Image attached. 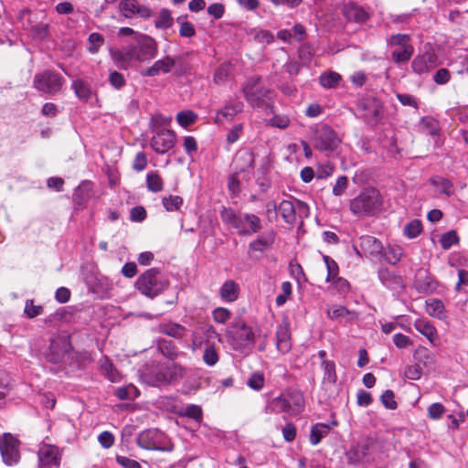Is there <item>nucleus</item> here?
Here are the masks:
<instances>
[{"mask_svg": "<svg viewBox=\"0 0 468 468\" xmlns=\"http://www.w3.org/2000/svg\"><path fill=\"white\" fill-rule=\"evenodd\" d=\"M227 339L233 350L248 354L254 345V332L244 322L237 321L227 330Z\"/></svg>", "mask_w": 468, "mask_h": 468, "instance_id": "obj_1", "label": "nucleus"}, {"mask_svg": "<svg viewBox=\"0 0 468 468\" xmlns=\"http://www.w3.org/2000/svg\"><path fill=\"white\" fill-rule=\"evenodd\" d=\"M184 369L175 363H166L157 366L145 375V381L154 387L169 385L181 379Z\"/></svg>", "mask_w": 468, "mask_h": 468, "instance_id": "obj_2", "label": "nucleus"}, {"mask_svg": "<svg viewBox=\"0 0 468 468\" xmlns=\"http://www.w3.org/2000/svg\"><path fill=\"white\" fill-rule=\"evenodd\" d=\"M260 81L261 79L259 77H252L250 78L242 87L246 101L254 108L268 105L269 101H271L274 96V91L271 89L261 87Z\"/></svg>", "mask_w": 468, "mask_h": 468, "instance_id": "obj_3", "label": "nucleus"}, {"mask_svg": "<svg viewBox=\"0 0 468 468\" xmlns=\"http://www.w3.org/2000/svg\"><path fill=\"white\" fill-rule=\"evenodd\" d=\"M135 285L143 294L153 298L165 291L169 283L166 280L160 277L159 271L156 269L153 268L143 273L138 278Z\"/></svg>", "mask_w": 468, "mask_h": 468, "instance_id": "obj_4", "label": "nucleus"}, {"mask_svg": "<svg viewBox=\"0 0 468 468\" xmlns=\"http://www.w3.org/2000/svg\"><path fill=\"white\" fill-rule=\"evenodd\" d=\"M165 434L158 430H145L137 437V445L150 451L171 452L174 446L165 443Z\"/></svg>", "mask_w": 468, "mask_h": 468, "instance_id": "obj_5", "label": "nucleus"}, {"mask_svg": "<svg viewBox=\"0 0 468 468\" xmlns=\"http://www.w3.org/2000/svg\"><path fill=\"white\" fill-rule=\"evenodd\" d=\"M64 84L63 78L57 72L46 70L38 73L34 78V87L47 94L58 93Z\"/></svg>", "mask_w": 468, "mask_h": 468, "instance_id": "obj_6", "label": "nucleus"}, {"mask_svg": "<svg viewBox=\"0 0 468 468\" xmlns=\"http://www.w3.org/2000/svg\"><path fill=\"white\" fill-rule=\"evenodd\" d=\"M0 452L5 463L16 464L20 458L19 441L11 433H4L0 437Z\"/></svg>", "mask_w": 468, "mask_h": 468, "instance_id": "obj_7", "label": "nucleus"}, {"mask_svg": "<svg viewBox=\"0 0 468 468\" xmlns=\"http://www.w3.org/2000/svg\"><path fill=\"white\" fill-rule=\"evenodd\" d=\"M254 154L249 150H239L234 156L233 167L235 172L242 175L244 180H250L252 176Z\"/></svg>", "mask_w": 468, "mask_h": 468, "instance_id": "obj_8", "label": "nucleus"}, {"mask_svg": "<svg viewBox=\"0 0 468 468\" xmlns=\"http://www.w3.org/2000/svg\"><path fill=\"white\" fill-rule=\"evenodd\" d=\"M154 133L150 145L154 152L164 154L174 147L176 135L173 131L161 129Z\"/></svg>", "mask_w": 468, "mask_h": 468, "instance_id": "obj_9", "label": "nucleus"}, {"mask_svg": "<svg viewBox=\"0 0 468 468\" xmlns=\"http://www.w3.org/2000/svg\"><path fill=\"white\" fill-rule=\"evenodd\" d=\"M137 43V46H133L137 61H148L156 56L157 46L154 38L142 35L139 37Z\"/></svg>", "mask_w": 468, "mask_h": 468, "instance_id": "obj_10", "label": "nucleus"}, {"mask_svg": "<svg viewBox=\"0 0 468 468\" xmlns=\"http://www.w3.org/2000/svg\"><path fill=\"white\" fill-rule=\"evenodd\" d=\"M110 54L115 65L121 69H127L130 62L136 60L133 46H128L123 49L111 48Z\"/></svg>", "mask_w": 468, "mask_h": 468, "instance_id": "obj_11", "label": "nucleus"}, {"mask_svg": "<svg viewBox=\"0 0 468 468\" xmlns=\"http://www.w3.org/2000/svg\"><path fill=\"white\" fill-rule=\"evenodd\" d=\"M176 63V58L166 56L156 60L151 67L141 71V75L144 77H155L160 73H169Z\"/></svg>", "mask_w": 468, "mask_h": 468, "instance_id": "obj_12", "label": "nucleus"}, {"mask_svg": "<svg viewBox=\"0 0 468 468\" xmlns=\"http://www.w3.org/2000/svg\"><path fill=\"white\" fill-rule=\"evenodd\" d=\"M342 13L348 20L358 24H363L370 18L368 11L353 2L345 4L342 7Z\"/></svg>", "mask_w": 468, "mask_h": 468, "instance_id": "obj_13", "label": "nucleus"}, {"mask_svg": "<svg viewBox=\"0 0 468 468\" xmlns=\"http://www.w3.org/2000/svg\"><path fill=\"white\" fill-rule=\"evenodd\" d=\"M235 229L240 234L255 233L261 229V220L255 215H239V218L235 221Z\"/></svg>", "mask_w": 468, "mask_h": 468, "instance_id": "obj_14", "label": "nucleus"}, {"mask_svg": "<svg viewBox=\"0 0 468 468\" xmlns=\"http://www.w3.org/2000/svg\"><path fill=\"white\" fill-rule=\"evenodd\" d=\"M38 459L42 465L58 466L60 463L61 454L57 446L44 444L38 451Z\"/></svg>", "mask_w": 468, "mask_h": 468, "instance_id": "obj_15", "label": "nucleus"}, {"mask_svg": "<svg viewBox=\"0 0 468 468\" xmlns=\"http://www.w3.org/2000/svg\"><path fill=\"white\" fill-rule=\"evenodd\" d=\"M436 67V57L432 53H424L414 58L412 70L417 74L428 73Z\"/></svg>", "mask_w": 468, "mask_h": 468, "instance_id": "obj_16", "label": "nucleus"}, {"mask_svg": "<svg viewBox=\"0 0 468 468\" xmlns=\"http://www.w3.org/2000/svg\"><path fill=\"white\" fill-rule=\"evenodd\" d=\"M290 415H296L304 409V398L301 391L291 390L282 393Z\"/></svg>", "mask_w": 468, "mask_h": 468, "instance_id": "obj_17", "label": "nucleus"}, {"mask_svg": "<svg viewBox=\"0 0 468 468\" xmlns=\"http://www.w3.org/2000/svg\"><path fill=\"white\" fill-rule=\"evenodd\" d=\"M276 348L282 354H287L292 348L291 332L286 323H282L277 327Z\"/></svg>", "mask_w": 468, "mask_h": 468, "instance_id": "obj_18", "label": "nucleus"}, {"mask_svg": "<svg viewBox=\"0 0 468 468\" xmlns=\"http://www.w3.org/2000/svg\"><path fill=\"white\" fill-rule=\"evenodd\" d=\"M244 104L240 101L228 102L220 111L217 112L215 121L222 123L225 121H231L238 113L241 112Z\"/></svg>", "mask_w": 468, "mask_h": 468, "instance_id": "obj_19", "label": "nucleus"}, {"mask_svg": "<svg viewBox=\"0 0 468 468\" xmlns=\"http://www.w3.org/2000/svg\"><path fill=\"white\" fill-rule=\"evenodd\" d=\"M338 143L339 140L335 132L325 128L317 137L315 147L321 151H332L336 148Z\"/></svg>", "mask_w": 468, "mask_h": 468, "instance_id": "obj_20", "label": "nucleus"}, {"mask_svg": "<svg viewBox=\"0 0 468 468\" xmlns=\"http://www.w3.org/2000/svg\"><path fill=\"white\" fill-rule=\"evenodd\" d=\"M414 328L424 335L431 344L437 339V330L431 322L425 318H418L415 320Z\"/></svg>", "mask_w": 468, "mask_h": 468, "instance_id": "obj_21", "label": "nucleus"}, {"mask_svg": "<svg viewBox=\"0 0 468 468\" xmlns=\"http://www.w3.org/2000/svg\"><path fill=\"white\" fill-rule=\"evenodd\" d=\"M356 201L362 205H378L382 203L379 191L374 187L363 189L356 197Z\"/></svg>", "mask_w": 468, "mask_h": 468, "instance_id": "obj_22", "label": "nucleus"}, {"mask_svg": "<svg viewBox=\"0 0 468 468\" xmlns=\"http://www.w3.org/2000/svg\"><path fill=\"white\" fill-rule=\"evenodd\" d=\"M220 297L226 302H234L238 298L239 285L232 280L226 281L219 290Z\"/></svg>", "mask_w": 468, "mask_h": 468, "instance_id": "obj_23", "label": "nucleus"}, {"mask_svg": "<svg viewBox=\"0 0 468 468\" xmlns=\"http://www.w3.org/2000/svg\"><path fill=\"white\" fill-rule=\"evenodd\" d=\"M379 279L383 284L390 289H398L402 287V279L400 276L394 274L388 270L383 269L379 271Z\"/></svg>", "mask_w": 468, "mask_h": 468, "instance_id": "obj_24", "label": "nucleus"}, {"mask_svg": "<svg viewBox=\"0 0 468 468\" xmlns=\"http://www.w3.org/2000/svg\"><path fill=\"white\" fill-rule=\"evenodd\" d=\"M330 431V426L324 423H316L311 429L310 442L313 445L318 444L322 439Z\"/></svg>", "mask_w": 468, "mask_h": 468, "instance_id": "obj_25", "label": "nucleus"}, {"mask_svg": "<svg viewBox=\"0 0 468 468\" xmlns=\"http://www.w3.org/2000/svg\"><path fill=\"white\" fill-rule=\"evenodd\" d=\"M174 18L167 8H162L154 20V26L159 29H167L173 26Z\"/></svg>", "mask_w": 468, "mask_h": 468, "instance_id": "obj_26", "label": "nucleus"}, {"mask_svg": "<svg viewBox=\"0 0 468 468\" xmlns=\"http://www.w3.org/2000/svg\"><path fill=\"white\" fill-rule=\"evenodd\" d=\"M101 372L112 382H117L120 379L118 371L107 357L101 360Z\"/></svg>", "mask_w": 468, "mask_h": 468, "instance_id": "obj_27", "label": "nucleus"}, {"mask_svg": "<svg viewBox=\"0 0 468 468\" xmlns=\"http://www.w3.org/2000/svg\"><path fill=\"white\" fill-rule=\"evenodd\" d=\"M274 241V235L273 233H268L265 235H262L259 237L257 239L253 240L250 244V249L256 251H263Z\"/></svg>", "mask_w": 468, "mask_h": 468, "instance_id": "obj_28", "label": "nucleus"}, {"mask_svg": "<svg viewBox=\"0 0 468 468\" xmlns=\"http://www.w3.org/2000/svg\"><path fill=\"white\" fill-rule=\"evenodd\" d=\"M247 35L250 36L255 41L261 44H269L273 41V35L265 29L250 28L246 30Z\"/></svg>", "mask_w": 468, "mask_h": 468, "instance_id": "obj_29", "label": "nucleus"}, {"mask_svg": "<svg viewBox=\"0 0 468 468\" xmlns=\"http://www.w3.org/2000/svg\"><path fill=\"white\" fill-rule=\"evenodd\" d=\"M426 310L431 316L438 319L444 318V305L440 300L432 299L428 301L426 303Z\"/></svg>", "mask_w": 468, "mask_h": 468, "instance_id": "obj_30", "label": "nucleus"}, {"mask_svg": "<svg viewBox=\"0 0 468 468\" xmlns=\"http://www.w3.org/2000/svg\"><path fill=\"white\" fill-rule=\"evenodd\" d=\"M72 89L75 91L76 96L80 100L87 101L91 94V90L88 83L82 80H76L72 82Z\"/></svg>", "mask_w": 468, "mask_h": 468, "instance_id": "obj_31", "label": "nucleus"}, {"mask_svg": "<svg viewBox=\"0 0 468 468\" xmlns=\"http://www.w3.org/2000/svg\"><path fill=\"white\" fill-rule=\"evenodd\" d=\"M322 365L324 367L323 382L328 384H335L337 379L335 363L333 361L324 360L322 362Z\"/></svg>", "mask_w": 468, "mask_h": 468, "instance_id": "obj_32", "label": "nucleus"}, {"mask_svg": "<svg viewBox=\"0 0 468 468\" xmlns=\"http://www.w3.org/2000/svg\"><path fill=\"white\" fill-rule=\"evenodd\" d=\"M163 180L159 174L155 171H151L146 175V186L152 192H159L163 188Z\"/></svg>", "mask_w": 468, "mask_h": 468, "instance_id": "obj_33", "label": "nucleus"}, {"mask_svg": "<svg viewBox=\"0 0 468 468\" xmlns=\"http://www.w3.org/2000/svg\"><path fill=\"white\" fill-rule=\"evenodd\" d=\"M185 327L179 324L169 323L161 326V332L166 335L180 338L185 335Z\"/></svg>", "mask_w": 468, "mask_h": 468, "instance_id": "obj_34", "label": "nucleus"}, {"mask_svg": "<svg viewBox=\"0 0 468 468\" xmlns=\"http://www.w3.org/2000/svg\"><path fill=\"white\" fill-rule=\"evenodd\" d=\"M140 4L137 0H122L119 4L120 11L126 18L135 16V11Z\"/></svg>", "mask_w": 468, "mask_h": 468, "instance_id": "obj_35", "label": "nucleus"}, {"mask_svg": "<svg viewBox=\"0 0 468 468\" xmlns=\"http://www.w3.org/2000/svg\"><path fill=\"white\" fill-rule=\"evenodd\" d=\"M341 80L340 74L335 71H330L329 73L323 74L319 82L324 88L331 89L335 88Z\"/></svg>", "mask_w": 468, "mask_h": 468, "instance_id": "obj_36", "label": "nucleus"}, {"mask_svg": "<svg viewBox=\"0 0 468 468\" xmlns=\"http://www.w3.org/2000/svg\"><path fill=\"white\" fill-rule=\"evenodd\" d=\"M414 48L410 46H405L402 49L394 50L392 58L396 63L407 62L413 55Z\"/></svg>", "mask_w": 468, "mask_h": 468, "instance_id": "obj_37", "label": "nucleus"}, {"mask_svg": "<svg viewBox=\"0 0 468 468\" xmlns=\"http://www.w3.org/2000/svg\"><path fill=\"white\" fill-rule=\"evenodd\" d=\"M422 231V225L420 220L419 219H413L403 229V233L406 237L409 239H415L420 235V233Z\"/></svg>", "mask_w": 468, "mask_h": 468, "instance_id": "obj_38", "label": "nucleus"}, {"mask_svg": "<svg viewBox=\"0 0 468 468\" xmlns=\"http://www.w3.org/2000/svg\"><path fill=\"white\" fill-rule=\"evenodd\" d=\"M268 409L271 413H287L289 414V410L287 408V404L282 397V394L274 398L269 404Z\"/></svg>", "mask_w": 468, "mask_h": 468, "instance_id": "obj_39", "label": "nucleus"}, {"mask_svg": "<svg viewBox=\"0 0 468 468\" xmlns=\"http://www.w3.org/2000/svg\"><path fill=\"white\" fill-rule=\"evenodd\" d=\"M327 315L330 319H337L339 317H346L350 316V319L355 317V314L345 306L342 305H334L330 307L327 311Z\"/></svg>", "mask_w": 468, "mask_h": 468, "instance_id": "obj_40", "label": "nucleus"}, {"mask_svg": "<svg viewBox=\"0 0 468 468\" xmlns=\"http://www.w3.org/2000/svg\"><path fill=\"white\" fill-rule=\"evenodd\" d=\"M197 119V115L192 111H183L176 114V121L184 128L194 123Z\"/></svg>", "mask_w": 468, "mask_h": 468, "instance_id": "obj_41", "label": "nucleus"}, {"mask_svg": "<svg viewBox=\"0 0 468 468\" xmlns=\"http://www.w3.org/2000/svg\"><path fill=\"white\" fill-rule=\"evenodd\" d=\"M181 415L193 419L197 422H200L202 420L203 412L201 407H199L198 405L190 404L185 408Z\"/></svg>", "mask_w": 468, "mask_h": 468, "instance_id": "obj_42", "label": "nucleus"}, {"mask_svg": "<svg viewBox=\"0 0 468 468\" xmlns=\"http://www.w3.org/2000/svg\"><path fill=\"white\" fill-rule=\"evenodd\" d=\"M324 263H325L326 269H327L326 281L333 282L337 278L338 265L333 259H331L327 255L324 256Z\"/></svg>", "mask_w": 468, "mask_h": 468, "instance_id": "obj_43", "label": "nucleus"}, {"mask_svg": "<svg viewBox=\"0 0 468 468\" xmlns=\"http://www.w3.org/2000/svg\"><path fill=\"white\" fill-rule=\"evenodd\" d=\"M276 213H280L284 221L293 224L296 221L294 207H274Z\"/></svg>", "mask_w": 468, "mask_h": 468, "instance_id": "obj_44", "label": "nucleus"}, {"mask_svg": "<svg viewBox=\"0 0 468 468\" xmlns=\"http://www.w3.org/2000/svg\"><path fill=\"white\" fill-rule=\"evenodd\" d=\"M172 121V117L163 116L161 114H155L151 119V125L153 132L164 129L163 127L168 126Z\"/></svg>", "mask_w": 468, "mask_h": 468, "instance_id": "obj_45", "label": "nucleus"}, {"mask_svg": "<svg viewBox=\"0 0 468 468\" xmlns=\"http://www.w3.org/2000/svg\"><path fill=\"white\" fill-rule=\"evenodd\" d=\"M203 361L209 367H213L218 362V354L213 346H207L205 348Z\"/></svg>", "mask_w": 468, "mask_h": 468, "instance_id": "obj_46", "label": "nucleus"}, {"mask_svg": "<svg viewBox=\"0 0 468 468\" xmlns=\"http://www.w3.org/2000/svg\"><path fill=\"white\" fill-rule=\"evenodd\" d=\"M43 313V307L41 305H36L33 300H27L25 305V314L29 318H35Z\"/></svg>", "mask_w": 468, "mask_h": 468, "instance_id": "obj_47", "label": "nucleus"}, {"mask_svg": "<svg viewBox=\"0 0 468 468\" xmlns=\"http://www.w3.org/2000/svg\"><path fill=\"white\" fill-rule=\"evenodd\" d=\"M231 313L224 307H218L212 312V317L218 324H225L230 318Z\"/></svg>", "mask_w": 468, "mask_h": 468, "instance_id": "obj_48", "label": "nucleus"}, {"mask_svg": "<svg viewBox=\"0 0 468 468\" xmlns=\"http://www.w3.org/2000/svg\"><path fill=\"white\" fill-rule=\"evenodd\" d=\"M248 386L254 390H261L264 386V377L261 373H253L247 381Z\"/></svg>", "mask_w": 468, "mask_h": 468, "instance_id": "obj_49", "label": "nucleus"}, {"mask_svg": "<svg viewBox=\"0 0 468 468\" xmlns=\"http://www.w3.org/2000/svg\"><path fill=\"white\" fill-rule=\"evenodd\" d=\"M459 240L457 233L453 230L448 231L441 238V245L444 250L450 249L453 244Z\"/></svg>", "mask_w": 468, "mask_h": 468, "instance_id": "obj_50", "label": "nucleus"}, {"mask_svg": "<svg viewBox=\"0 0 468 468\" xmlns=\"http://www.w3.org/2000/svg\"><path fill=\"white\" fill-rule=\"evenodd\" d=\"M410 37L406 34H396L391 36L388 39V44L390 46H401L404 48L405 46H410Z\"/></svg>", "mask_w": 468, "mask_h": 468, "instance_id": "obj_51", "label": "nucleus"}, {"mask_svg": "<svg viewBox=\"0 0 468 468\" xmlns=\"http://www.w3.org/2000/svg\"><path fill=\"white\" fill-rule=\"evenodd\" d=\"M103 42L104 39L101 35H100L99 33H91L89 36L90 52L92 54L97 53L99 51L100 47L103 44Z\"/></svg>", "mask_w": 468, "mask_h": 468, "instance_id": "obj_52", "label": "nucleus"}, {"mask_svg": "<svg viewBox=\"0 0 468 468\" xmlns=\"http://www.w3.org/2000/svg\"><path fill=\"white\" fill-rule=\"evenodd\" d=\"M431 182L432 185L440 188V190L442 193H445L446 195H450L451 188H452V183L448 181L447 179L440 176H435L431 179Z\"/></svg>", "mask_w": 468, "mask_h": 468, "instance_id": "obj_53", "label": "nucleus"}, {"mask_svg": "<svg viewBox=\"0 0 468 468\" xmlns=\"http://www.w3.org/2000/svg\"><path fill=\"white\" fill-rule=\"evenodd\" d=\"M147 157L146 154L144 152H139L135 155L133 162V170L137 172H142L144 170L147 166Z\"/></svg>", "mask_w": 468, "mask_h": 468, "instance_id": "obj_54", "label": "nucleus"}, {"mask_svg": "<svg viewBox=\"0 0 468 468\" xmlns=\"http://www.w3.org/2000/svg\"><path fill=\"white\" fill-rule=\"evenodd\" d=\"M223 220L235 227V221L238 220L239 215H237L231 207H224L221 211Z\"/></svg>", "mask_w": 468, "mask_h": 468, "instance_id": "obj_55", "label": "nucleus"}, {"mask_svg": "<svg viewBox=\"0 0 468 468\" xmlns=\"http://www.w3.org/2000/svg\"><path fill=\"white\" fill-rule=\"evenodd\" d=\"M414 357L423 364H428L432 359L431 353L424 346H419L414 353Z\"/></svg>", "mask_w": 468, "mask_h": 468, "instance_id": "obj_56", "label": "nucleus"}, {"mask_svg": "<svg viewBox=\"0 0 468 468\" xmlns=\"http://www.w3.org/2000/svg\"><path fill=\"white\" fill-rule=\"evenodd\" d=\"M381 402L383 405L389 410H395L398 406L395 399H394V392L390 389L386 390L381 395Z\"/></svg>", "mask_w": 468, "mask_h": 468, "instance_id": "obj_57", "label": "nucleus"}, {"mask_svg": "<svg viewBox=\"0 0 468 468\" xmlns=\"http://www.w3.org/2000/svg\"><path fill=\"white\" fill-rule=\"evenodd\" d=\"M422 375V369L419 365H410L407 367L404 372V376L411 380H418Z\"/></svg>", "mask_w": 468, "mask_h": 468, "instance_id": "obj_58", "label": "nucleus"}, {"mask_svg": "<svg viewBox=\"0 0 468 468\" xmlns=\"http://www.w3.org/2000/svg\"><path fill=\"white\" fill-rule=\"evenodd\" d=\"M401 257L402 249L399 247L389 248L386 254L387 261L391 264L399 262L401 260Z\"/></svg>", "mask_w": 468, "mask_h": 468, "instance_id": "obj_59", "label": "nucleus"}, {"mask_svg": "<svg viewBox=\"0 0 468 468\" xmlns=\"http://www.w3.org/2000/svg\"><path fill=\"white\" fill-rule=\"evenodd\" d=\"M445 411V408L441 403H432L428 409V415L432 420L440 419Z\"/></svg>", "mask_w": 468, "mask_h": 468, "instance_id": "obj_60", "label": "nucleus"}, {"mask_svg": "<svg viewBox=\"0 0 468 468\" xmlns=\"http://www.w3.org/2000/svg\"><path fill=\"white\" fill-rule=\"evenodd\" d=\"M109 82L115 89H121L125 85V79L120 72L112 71L109 75Z\"/></svg>", "mask_w": 468, "mask_h": 468, "instance_id": "obj_61", "label": "nucleus"}, {"mask_svg": "<svg viewBox=\"0 0 468 468\" xmlns=\"http://www.w3.org/2000/svg\"><path fill=\"white\" fill-rule=\"evenodd\" d=\"M98 441L103 448L109 449L114 443V436L110 431H103L98 436Z\"/></svg>", "mask_w": 468, "mask_h": 468, "instance_id": "obj_62", "label": "nucleus"}, {"mask_svg": "<svg viewBox=\"0 0 468 468\" xmlns=\"http://www.w3.org/2000/svg\"><path fill=\"white\" fill-rule=\"evenodd\" d=\"M270 123L271 126L285 129L290 124V120L286 115H274L271 120Z\"/></svg>", "mask_w": 468, "mask_h": 468, "instance_id": "obj_63", "label": "nucleus"}, {"mask_svg": "<svg viewBox=\"0 0 468 468\" xmlns=\"http://www.w3.org/2000/svg\"><path fill=\"white\" fill-rule=\"evenodd\" d=\"M116 462L123 468H141V464L137 461L126 456H117Z\"/></svg>", "mask_w": 468, "mask_h": 468, "instance_id": "obj_64", "label": "nucleus"}]
</instances>
